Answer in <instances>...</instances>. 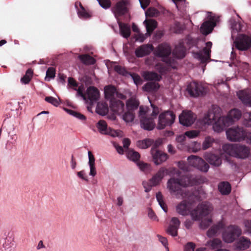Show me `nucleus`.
Instances as JSON below:
<instances>
[{"label":"nucleus","mask_w":251,"mask_h":251,"mask_svg":"<svg viewBox=\"0 0 251 251\" xmlns=\"http://www.w3.org/2000/svg\"><path fill=\"white\" fill-rule=\"evenodd\" d=\"M175 119L176 115L173 111L167 110L161 112L158 116L157 129H163L166 126H171L175 122Z\"/></svg>","instance_id":"obj_4"},{"label":"nucleus","mask_w":251,"mask_h":251,"mask_svg":"<svg viewBox=\"0 0 251 251\" xmlns=\"http://www.w3.org/2000/svg\"><path fill=\"white\" fill-rule=\"evenodd\" d=\"M218 190L223 195H228L231 191V186L228 182H222L218 185Z\"/></svg>","instance_id":"obj_28"},{"label":"nucleus","mask_w":251,"mask_h":251,"mask_svg":"<svg viewBox=\"0 0 251 251\" xmlns=\"http://www.w3.org/2000/svg\"><path fill=\"white\" fill-rule=\"evenodd\" d=\"M208 244L212 247V249H216L221 247L222 241L218 238L214 239L208 242Z\"/></svg>","instance_id":"obj_46"},{"label":"nucleus","mask_w":251,"mask_h":251,"mask_svg":"<svg viewBox=\"0 0 251 251\" xmlns=\"http://www.w3.org/2000/svg\"><path fill=\"white\" fill-rule=\"evenodd\" d=\"M129 159L135 162L139 167L140 169L145 172H149L151 170L150 165L145 163L140 160V158H129Z\"/></svg>","instance_id":"obj_25"},{"label":"nucleus","mask_w":251,"mask_h":251,"mask_svg":"<svg viewBox=\"0 0 251 251\" xmlns=\"http://www.w3.org/2000/svg\"><path fill=\"white\" fill-rule=\"evenodd\" d=\"M224 225L223 223H219L217 225L212 226L207 232V235L211 237L214 236L216 233L221 229L224 228Z\"/></svg>","instance_id":"obj_34"},{"label":"nucleus","mask_w":251,"mask_h":251,"mask_svg":"<svg viewBox=\"0 0 251 251\" xmlns=\"http://www.w3.org/2000/svg\"><path fill=\"white\" fill-rule=\"evenodd\" d=\"M96 111L98 114L102 116L106 115L108 112V106L107 104L103 102H98Z\"/></svg>","instance_id":"obj_31"},{"label":"nucleus","mask_w":251,"mask_h":251,"mask_svg":"<svg viewBox=\"0 0 251 251\" xmlns=\"http://www.w3.org/2000/svg\"><path fill=\"white\" fill-rule=\"evenodd\" d=\"M159 85L155 82H149L145 84L143 87V90L148 92L157 91L159 88Z\"/></svg>","instance_id":"obj_27"},{"label":"nucleus","mask_w":251,"mask_h":251,"mask_svg":"<svg viewBox=\"0 0 251 251\" xmlns=\"http://www.w3.org/2000/svg\"><path fill=\"white\" fill-rule=\"evenodd\" d=\"M95 158H89V164L90 168V175L95 176L96 174V170L95 166Z\"/></svg>","instance_id":"obj_47"},{"label":"nucleus","mask_w":251,"mask_h":251,"mask_svg":"<svg viewBox=\"0 0 251 251\" xmlns=\"http://www.w3.org/2000/svg\"><path fill=\"white\" fill-rule=\"evenodd\" d=\"M124 103L121 100L116 99L110 100V108L115 113L122 114L124 112Z\"/></svg>","instance_id":"obj_19"},{"label":"nucleus","mask_w":251,"mask_h":251,"mask_svg":"<svg viewBox=\"0 0 251 251\" xmlns=\"http://www.w3.org/2000/svg\"><path fill=\"white\" fill-rule=\"evenodd\" d=\"M114 70L118 74L123 75H125L127 73L126 69L124 67L119 65L115 66L114 67Z\"/></svg>","instance_id":"obj_56"},{"label":"nucleus","mask_w":251,"mask_h":251,"mask_svg":"<svg viewBox=\"0 0 251 251\" xmlns=\"http://www.w3.org/2000/svg\"><path fill=\"white\" fill-rule=\"evenodd\" d=\"M153 50V47L152 45L144 44L136 49L135 54L137 57H143L150 54Z\"/></svg>","instance_id":"obj_16"},{"label":"nucleus","mask_w":251,"mask_h":251,"mask_svg":"<svg viewBox=\"0 0 251 251\" xmlns=\"http://www.w3.org/2000/svg\"><path fill=\"white\" fill-rule=\"evenodd\" d=\"M131 76L132 79H133L134 83L136 85H140L142 83V80L138 75L133 74V75H131Z\"/></svg>","instance_id":"obj_60"},{"label":"nucleus","mask_w":251,"mask_h":251,"mask_svg":"<svg viewBox=\"0 0 251 251\" xmlns=\"http://www.w3.org/2000/svg\"><path fill=\"white\" fill-rule=\"evenodd\" d=\"M167 158H152V162L156 165H159L165 162Z\"/></svg>","instance_id":"obj_64"},{"label":"nucleus","mask_w":251,"mask_h":251,"mask_svg":"<svg viewBox=\"0 0 251 251\" xmlns=\"http://www.w3.org/2000/svg\"><path fill=\"white\" fill-rule=\"evenodd\" d=\"M215 142V140L213 137L210 136H206L201 144L202 150L204 151L211 148Z\"/></svg>","instance_id":"obj_32"},{"label":"nucleus","mask_w":251,"mask_h":251,"mask_svg":"<svg viewBox=\"0 0 251 251\" xmlns=\"http://www.w3.org/2000/svg\"><path fill=\"white\" fill-rule=\"evenodd\" d=\"M195 119L194 113L191 111H183L179 117L180 123L186 126L192 125Z\"/></svg>","instance_id":"obj_11"},{"label":"nucleus","mask_w":251,"mask_h":251,"mask_svg":"<svg viewBox=\"0 0 251 251\" xmlns=\"http://www.w3.org/2000/svg\"><path fill=\"white\" fill-rule=\"evenodd\" d=\"M151 154L152 157H167L166 153H163L160 151L158 150L156 146H153L151 150Z\"/></svg>","instance_id":"obj_43"},{"label":"nucleus","mask_w":251,"mask_h":251,"mask_svg":"<svg viewBox=\"0 0 251 251\" xmlns=\"http://www.w3.org/2000/svg\"><path fill=\"white\" fill-rule=\"evenodd\" d=\"M246 133L247 131L243 127L239 126L229 128L226 131L227 138L232 142L244 140Z\"/></svg>","instance_id":"obj_5"},{"label":"nucleus","mask_w":251,"mask_h":251,"mask_svg":"<svg viewBox=\"0 0 251 251\" xmlns=\"http://www.w3.org/2000/svg\"><path fill=\"white\" fill-rule=\"evenodd\" d=\"M241 229L236 226L230 225L223 233V240L227 243H232L241 234Z\"/></svg>","instance_id":"obj_6"},{"label":"nucleus","mask_w":251,"mask_h":251,"mask_svg":"<svg viewBox=\"0 0 251 251\" xmlns=\"http://www.w3.org/2000/svg\"><path fill=\"white\" fill-rule=\"evenodd\" d=\"M200 131L199 130H190L185 132V135L190 139L194 138L197 137L200 134Z\"/></svg>","instance_id":"obj_51"},{"label":"nucleus","mask_w":251,"mask_h":251,"mask_svg":"<svg viewBox=\"0 0 251 251\" xmlns=\"http://www.w3.org/2000/svg\"><path fill=\"white\" fill-rule=\"evenodd\" d=\"M237 95L244 103L251 106V89L240 91Z\"/></svg>","instance_id":"obj_21"},{"label":"nucleus","mask_w":251,"mask_h":251,"mask_svg":"<svg viewBox=\"0 0 251 251\" xmlns=\"http://www.w3.org/2000/svg\"><path fill=\"white\" fill-rule=\"evenodd\" d=\"M55 76V69L53 67H50L48 68L46 72L45 80L50 81L51 79L54 78Z\"/></svg>","instance_id":"obj_42"},{"label":"nucleus","mask_w":251,"mask_h":251,"mask_svg":"<svg viewBox=\"0 0 251 251\" xmlns=\"http://www.w3.org/2000/svg\"><path fill=\"white\" fill-rule=\"evenodd\" d=\"M153 143V141L151 139H146L143 140L138 141L137 145L141 149H146L150 147Z\"/></svg>","instance_id":"obj_39"},{"label":"nucleus","mask_w":251,"mask_h":251,"mask_svg":"<svg viewBox=\"0 0 251 251\" xmlns=\"http://www.w3.org/2000/svg\"><path fill=\"white\" fill-rule=\"evenodd\" d=\"M251 244V242L248 239L244 237H241L236 243V247L241 250H245L248 249Z\"/></svg>","instance_id":"obj_30"},{"label":"nucleus","mask_w":251,"mask_h":251,"mask_svg":"<svg viewBox=\"0 0 251 251\" xmlns=\"http://www.w3.org/2000/svg\"><path fill=\"white\" fill-rule=\"evenodd\" d=\"M171 53V48L167 44L158 45L155 50V55L158 57H164L169 56Z\"/></svg>","instance_id":"obj_17"},{"label":"nucleus","mask_w":251,"mask_h":251,"mask_svg":"<svg viewBox=\"0 0 251 251\" xmlns=\"http://www.w3.org/2000/svg\"><path fill=\"white\" fill-rule=\"evenodd\" d=\"M144 78L147 80L159 81L162 77L156 73L153 72L146 71L143 74Z\"/></svg>","instance_id":"obj_29"},{"label":"nucleus","mask_w":251,"mask_h":251,"mask_svg":"<svg viewBox=\"0 0 251 251\" xmlns=\"http://www.w3.org/2000/svg\"><path fill=\"white\" fill-rule=\"evenodd\" d=\"M68 88H71L74 90H76L78 87V83L76 81L73 77H69L68 80Z\"/></svg>","instance_id":"obj_48"},{"label":"nucleus","mask_w":251,"mask_h":251,"mask_svg":"<svg viewBox=\"0 0 251 251\" xmlns=\"http://www.w3.org/2000/svg\"><path fill=\"white\" fill-rule=\"evenodd\" d=\"M178 167L183 171H189V167L188 165L183 161H179L178 162Z\"/></svg>","instance_id":"obj_62"},{"label":"nucleus","mask_w":251,"mask_h":251,"mask_svg":"<svg viewBox=\"0 0 251 251\" xmlns=\"http://www.w3.org/2000/svg\"><path fill=\"white\" fill-rule=\"evenodd\" d=\"M139 102L134 100H131L128 101L126 104L127 109L131 110L134 112L135 109H137L139 106Z\"/></svg>","instance_id":"obj_45"},{"label":"nucleus","mask_w":251,"mask_h":251,"mask_svg":"<svg viewBox=\"0 0 251 251\" xmlns=\"http://www.w3.org/2000/svg\"><path fill=\"white\" fill-rule=\"evenodd\" d=\"M85 95H86V100H85L89 103L90 105L88 106L87 108L88 110H90L93 103L99 100L100 92L97 88L94 86H90L87 88Z\"/></svg>","instance_id":"obj_7"},{"label":"nucleus","mask_w":251,"mask_h":251,"mask_svg":"<svg viewBox=\"0 0 251 251\" xmlns=\"http://www.w3.org/2000/svg\"><path fill=\"white\" fill-rule=\"evenodd\" d=\"M183 28L179 23L176 22L175 23L174 26V32L176 33H181L183 31Z\"/></svg>","instance_id":"obj_59"},{"label":"nucleus","mask_w":251,"mask_h":251,"mask_svg":"<svg viewBox=\"0 0 251 251\" xmlns=\"http://www.w3.org/2000/svg\"><path fill=\"white\" fill-rule=\"evenodd\" d=\"M183 184L181 180L174 177L169 179L167 182V188L171 193L180 194L183 197H187V200H183L176 206V212L182 215H187L190 214L193 220H199L203 217L208 215L211 211V206L207 202H202L199 204L196 209L191 210L192 205L201 201V196L198 191L187 192L183 196V191L181 186Z\"/></svg>","instance_id":"obj_1"},{"label":"nucleus","mask_w":251,"mask_h":251,"mask_svg":"<svg viewBox=\"0 0 251 251\" xmlns=\"http://www.w3.org/2000/svg\"><path fill=\"white\" fill-rule=\"evenodd\" d=\"M141 127L144 130L151 131L153 130L155 126V123L153 117H142L140 119Z\"/></svg>","instance_id":"obj_15"},{"label":"nucleus","mask_w":251,"mask_h":251,"mask_svg":"<svg viewBox=\"0 0 251 251\" xmlns=\"http://www.w3.org/2000/svg\"><path fill=\"white\" fill-rule=\"evenodd\" d=\"M99 132L101 134H106L108 128L107 127V125L106 122L104 120L99 121L96 125Z\"/></svg>","instance_id":"obj_37"},{"label":"nucleus","mask_w":251,"mask_h":251,"mask_svg":"<svg viewBox=\"0 0 251 251\" xmlns=\"http://www.w3.org/2000/svg\"><path fill=\"white\" fill-rule=\"evenodd\" d=\"M100 5L103 8L107 9L110 7L111 1L110 0H97Z\"/></svg>","instance_id":"obj_55"},{"label":"nucleus","mask_w":251,"mask_h":251,"mask_svg":"<svg viewBox=\"0 0 251 251\" xmlns=\"http://www.w3.org/2000/svg\"><path fill=\"white\" fill-rule=\"evenodd\" d=\"M215 24L211 21H206L201 25L200 31L203 34L207 35L213 29Z\"/></svg>","instance_id":"obj_24"},{"label":"nucleus","mask_w":251,"mask_h":251,"mask_svg":"<svg viewBox=\"0 0 251 251\" xmlns=\"http://www.w3.org/2000/svg\"><path fill=\"white\" fill-rule=\"evenodd\" d=\"M180 225V221L176 217H173L171 220L170 224L166 229V232L173 237L177 236L178 235L177 230Z\"/></svg>","instance_id":"obj_14"},{"label":"nucleus","mask_w":251,"mask_h":251,"mask_svg":"<svg viewBox=\"0 0 251 251\" xmlns=\"http://www.w3.org/2000/svg\"><path fill=\"white\" fill-rule=\"evenodd\" d=\"M33 73V72L31 69H27L25 74L21 79V82L25 84L29 83L32 77Z\"/></svg>","instance_id":"obj_38"},{"label":"nucleus","mask_w":251,"mask_h":251,"mask_svg":"<svg viewBox=\"0 0 251 251\" xmlns=\"http://www.w3.org/2000/svg\"><path fill=\"white\" fill-rule=\"evenodd\" d=\"M234 44L238 50H246L251 47V38L246 35H242L234 42Z\"/></svg>","instance_id":"obj_9"},{"label":"nucleus","mask_w":251,"mask_h":251,"mask_svg":"<svg viewBox=\"0 0 251 251\" xmlns=\"http://www.w3.org/2000/svg\"><path fill=\"white\" fill-rule=\"evenodd\" d=\"M166 175H169L172 176H180V172L175 168L172 167L167 169L164 167H161L158 172L150 179L149 182H143V185L145 189V191L148 192L151 190L152 187L159 185Z\"/></svg>","instance_id":"obj_3"},{"label":"nucleus","mask_w":251,"mask_h":251,"mask_svg":"<svg viewBox=\"0 0 251 251\" xmlns=\"http://www.w3.org/2000/svg\"><path fill=\"white\" fill-rule=\"evenodd\" d=\"M207 161L212 165L219 166L222 163L221 158H206Z\"/></svg>","instance_id":"obj_49"},{"label":"nucleus","mask_w":251,"mask_h":251,"mask_svg":"<svg viewBox=\"0 0 251 251\" xmlns=\"http://www.w3.org/2000/svg\"><path fill=\"white\" fill-rule=\"evenodd\" d=\"M135 117L134 112L127 109V111L123 114V119L126 122H131L133 121Z\"/></svg>","instance_id":"obj_40"},{"label":"nucleus","mask_w":251,"mask_h":251,"mask_svg":"<svg viewBox=\"0 0 251 251\" xmlns=\"http://www.w3.org/2000/svg\"><path fill=\"white\" fill-rule=\"evenodd\" d=\"M187 90L189 95L193 97H197L204 94V88L198 83L193 81L187 86Z\"/></svg>","instance_id":"obj_8"},{"label":"nucleus","mask_w":251,"mask_h":251,"mask_svg":"<svg viewBox=\"0 0 251 251\" xmlns=\"http://www.w3.org/2000/svg\"><path fill=\"white\" fill-rule=\"evenodd\" d=\"M193 152H196L202 150V145L200 143L195 142L192 145Z\"/></svg>","instance_id":"obj_58"},{"label":"nucleus","mask_w":251,"mask_h":251,"mask_svg":"<svg viewBox=\"0 0 251 251\" xmlns=\"http://www.w3.org/2000/svg\"><path fill=\"white\" fill-rule=\"evenodd\" d=\"M173 54L174 57L181 59L185 57L186 54V48L183 42H180L177 45L174 50L173 51Z\"/></svg>","instance_id":"obj_22"},{"label":"nucleus","mask_w":251,"mask_h":251,"mask_svg":"<svg viewBox=\"0 0 251 251\" xmlns=\"http://www.w3.org/2000/svg\"><path fill=\"white\" fill-rule=\"evenodd\" d=\"M119 26L121 34L123 37L126 38H128L130 36L131 30L130 27L126 24L119 22Z\"/></svg>","instance_id":"obj_26"},{"label":"nucleus","mask_w":251,"mask_h":251,"mask_svg":"<svg viewBox=\"0 0 251 251\" xmlns=\"http://www.w3.org/2000/svg\"><path fill=\"white\" fill-rule=\"evenodd\" d=\"M157 13V10L154 8H149L146 12V16L147 17H154Z\"/></svg>","instance_id":"obj_57"},{"label":"nucleus","mask_w":251,"mask_h":251,"mask_svg":"<svg viewBox=\"0 0 251 251\" xmlns=\"http://www.w3.org/2000/svg\"><path fill=\"white\" fill-rule=\"evenodd\" d=\"M244 125L247 127H251V113L244 115Z\"/></svg>","instance_id":"obj_52"},{"label":"nucleus","mask_w":251,"mask_h":251,"mask_svg":"<svg viewBox=\"0 0 251 251\" xmlns=\"http://www.w3.org/2000/svg\"><path fill=\"white\" fill-rule=\"evenodd\" d=\"M79 5L80 8H77V14L78 17L85 19L90 18L91 17V15L85 9L80 2L79 3Z\"/></svg>","instance_id":"obj_36"},{"label":"nucleus","mask_w":251,"mask_h":251,"mask_svg":"<svg viewBox=\"0 0 251 251\" xmlns=\"http://www.w3.org/2000/svg\"><path fill=\"white\" fill-rule=\"evenodd\" d=\"M250 149L245 145L237 144L236 157H249Z\"/></svg>","instance_id":"obj_23"},{"label":"nucleus","mask_w":251,"mask_h":251,"mask_svg":"<svg viewBox=\"0 0 251 251\" xmlns=\"http://www.w3.org/2000/svg\"><path fill=\"white\" fill-rule=\"evenodd\" d=\"M139 117L140 119H141V118H142V117H147L146 108L143 107V106H140L139 111Z\"/></svg>","instance_id":"obj_63"},{"label":"nucleus","mask_w":251,"mask_h":251,"mask_svg":"<svg viewBox=\"0 0 251 251\" xmlns=\"http://www.w3.org/2000/svg\"><path fill=\"white\" fill-rule=\"evenodd\" d=\"M45 100L46 101L52 104L54 106H57L59 104L58 100L54 97H46Z\"/></svg>","instance_id":"obj_54"},{"label":"nucleus","mask_w":251,"mask_h":251,"mask_svg":"<svg viewBox=\"0 0 251 251\" xmlns=\"http://www.w3.org/2000/svg\"><path fill=\"white\" fill-rule=\"evenodd\" d=\"M84 86L83 85H81L80 86H79L78 88V89L76 88V91H77V94H76V96H80L84 100H86V95H85V94H84L83 92L84 91Z\"/></svg>","instance_id":"obj_53"},{"label":"nucleus","mask_w":251,"mask_h":251,"mask_svg":"<svg viewBox=\"0 0 251 251\" xmlns=\"http://www.w3.org/2000/svg\"><path fill=\"white\" fill-rule=\"evenodd\" d=\"M78 58L81 62L86 65H93L96 62V60L89 54L79 55Z\"/></svg>","instance_id":"obj_33"},{"label":"nucleus","mask_w":251,"mask_h":251,"mask_svg":"<svg viewBox=\"0 0 251 251\" xmlns=\"http://www.w3.org/2000/svg\"><path fill=\"white\" fill-rule=\"evenodd\" d=\"M106 135H110L112 137H121L122 136V132L120 130H116L108 128L107 132L106 133Z\"/></svg>","instance_id":"obj_50"},{"label":"nucleus","mask_w":251,"mask_h":251,"mask_svg":"<svg viewBox=\"0 0 251 251\" xmlns=\"http://www.w3.org/2000/svg\"><path fill=\"white\" fill-rule=\"evenodd\" d=\"M126 2L125 0H122L118 2L114 8L115 16H122L127 12Z\"/></svg>","instance_id":"obj_20"},{"label":"nucleus","mask_w":251,"mask_h":251,"mask_svg":"<svg viewBox=\"0 0 251 251\" xmlns=\"http://www.w3.org/2000/svg\"><path fill=\"white\" fill-rule=\"evenodd\" d=\"M189 164L199 170L206 172L209 166L202 158H187Z\"/></svg>","instance_id":"obj_10"},{"label":"nucleus","mask_w":251,"mask_h":251,"mask_svg":"<svg viewBox=\"0 0 251 251\" xmlns=\"http://www.w3.org/2000/svg\"><path fill=\"white\" fill-rule=\"evenodd\" d=\"M236 144H225L220 151V154L225 155V157H227V155L230 157H236Z\"/></svg>","instance_id":"obj_13"},{"label":"nucleus","mask_w":251,"mask_h":251,"mask_svg":"<svg viewBox=\"0 0 251 251\" xmlns=\"http://www.w3.org/2000/svg\"><path fill=\"white\" fill-rule=\"evenodd\" d=\"M144 23L145 24L147 32L151 34L157 26V23L153 20H146Z\"/></svg>","instance_id":"obj_35"},{"label":"nucleus","mask_w":251,"mask_h":251,"mask_svg":"<svg viewBox=\"0 0 251 251\" xmlns=\"http://www.w3.org/2000/svg\"><path fill=\"white\" fill-rule=\"evenodd\" d=\"M156 199L158 202L160 206L162 209L165 212H167V206L165 203L164 202L163 196L161 192H158L156 195Z\"/></svg>","instance_id":"obj_41"},{"label":"nucleus","mask_w":251,"mask_h":251,"mask_svg":"<svg viewBox=\"0 0 251 251\" xmlns=\"http://www.w3.org/2000/svg\"><path fill=\"white\" fill-rule=\"evenodd\" d=\"M195 244L192 242L188 243L184 247V251H194Z\"/></svg>","instance_id":"obj_61"},{"label":"nucleus","mask_w":251,"mask_h":251,"mask_svg":"<svg viewBox=\"0 0 251 251\" xmlns=\"http://www.w3.org/2000/svg\"><path fill=\"white\" fill-rule=\"evenodd\" d=\"M221 109L217 105H213L205 114L203 121L205 124L212 125L215 131L220 132L226 126L233 124L240 119L242 116L240 110L234 108L230 110L226 116H221Z\"/></svg>","instance_id":"obj_2"},{"label":"nucleus","mask_w":251,"mask_h":251,"mask_svg":"<svg viewBox=\"0 0 251 251\" xmlns=\"http://www.w3.org/2000/svg\"><path fill=\"white\" fill-rule=\"evenodd\" d=\"M104 93L106 98L110 99V100L115 99V96L123 99L125 96L121 94H119L117 91L116 88L115 86L112 85L106 86L104 87Z\"/></svg>","instance_id":"obj_18"},{"label":"nucleus","mask_w":251,"mask_h":251,"mask_svg":"<svg viewBox=\"0 0 251 251\" xmlns=\"http://www.w3.org/2000/svg\"><path fill=\"white\" fill-rule=\"evenodd\" d=\"M155 69L160 74L166 73L169 69L168 66L162 63H158L155 65Z\"/></svg>","instance_id":"obj_44"},{"label":"nucleus","mask_w":251,"mask_h":251,"mask_svg":"<svg viewBox=\"0 0 251 251\" xmlns=\"http://www.w3.org/2000/svg\"><path fill=\"white\" fill-rule=\"evenodd\" d=\"M212 45L211 42H207L206 43V47L203 50L196 53V57L198 58L202 63H205L210 57L211 48Z\"/></svg>","instance_id":"obj_12"}]
</instances>
